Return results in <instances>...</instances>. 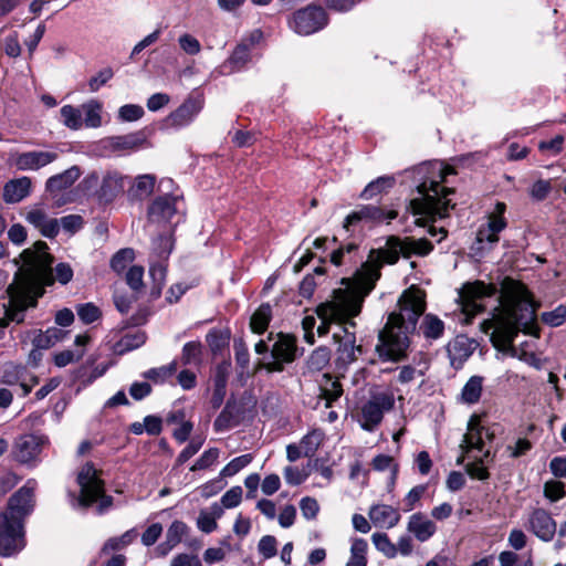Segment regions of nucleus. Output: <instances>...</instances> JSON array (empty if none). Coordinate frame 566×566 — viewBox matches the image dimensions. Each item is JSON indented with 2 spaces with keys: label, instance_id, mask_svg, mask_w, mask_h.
Here are the masks:
<instances>
[{
  "label": "nucleus",
  "instance_id": "obj_1",
  "mask_svg": "<svg viewBox=\"0 0 566 566\" xmlns=\"http://www.w3.org/2000/svg\"><path fill=\"white\" fill-rule=\"evenodd\" d=\"M34 250H23L20 258L24 269H20L7 287L9 303L4 304V316L0 318V328H7L11 322L21 324L25 312L34 308L44 294V287L53 285V277L48 271L50 258L42 253L35 259Z\"/></svg>",
  "mask_w": 566,
  "mask_h": 566
},
{
  "label": "nucleus",
  "instance_id": "obj_2",
  "mask_svg": "<svg viewBox=\"0 0 566 566\" xmlns=\"http://www.w3.org/2000/svg\"><path fill=\"white\" fill-rule=\"evenodd\" d=\"M500 303L504 313L495 321L492 340L495 345H512L520 332L538 336L536 322L538 304L533 293L521 281L506 276L501 282Z\"/></svg>",
  "mask_w": 566,
  "mask_h": 566
},
{
  "label": "nucleus",
  "instance_id": "obj_3",
  "mask_svg": "<svg viewBox=\"0 0 566 566\" xmlns=\"http://www.w3.org/2000/svg\"><path fill=\"white\" fill-rule=\"evenodd\" d=\"M398 306L399 312L389 314L385 328L378 335L376 352L381 360L398 361L406 357L409 335L416 332L426 302L417 292L405 291Z\"/></svg>",
  "mask_w": 566,
  "mask_h": 566
},
{
  "label": "nucleus",
  "instance_id": "obj_4",
  "mask_svg": "<svg viewBox=\"0 0 566 566\" xmlns=\"http://www.w3.org/2000/svg\"><path fill=\"white\" fill-rule=\"evenodd\" d=\"M447 175V169L437 161L424 163L416 168L415 179L418 181L417 191L420 197L411 199L409 208L412 214L420 216L416 221L418 226L448 217L449 209L454 207L449 198L453 189L443 186Z\"/></svg>",
  "mask_w": 566,
  "mask_h": 566
},
{
  "label": "nucleus",
  "instance_id": "obj_5",
  "mask_svg": "<svg viewBox=\"0 0 566 566\" xmlns=\"http://www.w3.org/2000/svg\"><path fill=\"white\" fill-rule=\"evenodd\" d=\"M363 298L364 295L356 293L319 304L316 308V314L321 319V324L317 326L318 336L326 335L333 323L349 325L354 328L356 324L352 318L360 313Z\"/></svg>",
  "mask_w": 566,
  "mask_h": 566
},
{
  "label": "nucleus",
  "instance_id": "obj_6",
  "mask_svg": "<svg viewBox=\"0 0 566 566\" xmlns=\"http://www.w3.org/2000/svg\"><path fill=\"white\" fill-rule=\"evenodd\" d=\"M263 39V32L254 29L243 35L233 48L230 55L220 65V73L229 75L247 70L251 64L255 63L261 54L256 52V46Z\"/></svg>",
  "mask_w": 566,
  "mask_h": 566
},
{
  "label": "nucleus",
  "instance_id": "obj_7",
  "mask_svg": "<svg viewBox=\"0 0 566 566\" xmlns=\"http://www.w3.org/2000/svg\"><path fill=\"white\" fill-rule=\"evenodd\" d=\"M49 446L48 436L24 433L14 439L10 455L19 464L28 469H35L42 462L43 450Z\"/></svg>",
  "mask_w": 566,
  "mask_h": 566
},
{
  "label": "nucleus",
  "instance_id": "obj_8",
  "mask_svg": "<svg viewBox=\"0 0 566 566\" xmlns=\"http://www.w3.org/2000/svg\"><path fill=\"white\" fill-rule=\"evenodd\" d=\"M395 407V395L390 390H370L360 408V427L373 432L382 421L384 415Z\"/></svg>",
  "mask_w": 566,
  "mask_h": 566
},
{
  "label": "nucleus",
  "instance_id": "obj_9",
  "mask_svg": "<svg viewBox=\"0 0 566 566\" xmlns=\"http://www.w3.org/2000/svg\"><path fill=\"white\" fill-rule=\"evenodd\" d=\"M303 353L304 348L297 346L294 335L280 333L272 345L271 359L262 363L261 367L268 373H281L286 364L293 363Z\"/></svg>",
  "mask_w": 566,
  "mask_h": 566
},
{
  "label": "nucleus",
  "instance_id": "obj_10",
  "mask_svg": "<svg viewBox=\"0 0 566 566\" xmlns=\"http://www.w3.org/2000/svg\"><path fill=\"white\" fill-rule=\"evenodd\" d=\"M328 24V15L321 6L308 4L296 10L289 19V27L300 35H311Z\"/></svg>",
  "mask_w": 566,
  "mask_h": 566
},
{
  "label": "nucleus",
  "instance_id": "obj_11",
  "mask_svg": "<svg viewBox=\"0 0 566 566\" xmlns=\"http://www.w3.org/2000/svg\"><path fill=\"white\" fill-rule=\"evenodd\" d=\"M497 292L499 290L496 285L492 283L486 284L483 281H474L463 284L459 291V301L463 313L468 317H474L482 313L484 311V305L481 301L496 295Z\"/></svg>",
  "mask_w": 566,
  "mask_h": 566
},
{
  "label": "nucleus",
  "instance_id": "obj_12",
  "mask_svg": "<svg viewBox=\"0 0 566 566\" xmlns=\"http://www.w3.org/2000/svg\"><path fill=\"white\" fill-rule=\"evenodd\" d=\"M24 546V523L0 512V555L12 556Z\"/></svg>",
  "mask_w": 566,
  "mask_h": 566
},
{
  "label": "nucleus",
  "instance_id": "obj_13",
  "mask_svg": "<svg viewBox=\"0 0 566 566\" xmlns=\"http://www.w3.org/2000/svg\"><path fill=\"white\" fill-rule=\"evenodd\" d=\"M36 481L29 479L23 486L17 490L8 500L7 513L9 516L24 523L35 506L34 490Z\"/></svg>",
  "mask_w": 566,
  "mask_h": 566
},
{
  "label": "nucleus",
  "instance_id": "obj_14",
  "mask_svg": "<svg viewBox=\"0 0 566 566\" xmlns=\"http://www.w3.org/2000/svg\"><path fill=\"white\" fill-rule=\"evenodd\" d=\"M398 217L396 210H384L380 207L373 205L361 206L359 209L350 212L344 221V228L349 231L350 227L357 224L360 221L381 223H389L391 220Z\"/></svg>",
  "mask_w": 566,
  "mask_h": 566
},
{
  "label": "nucleus",
  "instance_id": "obj_15",
  "mask_svg": "<svg viewBox=\"0 0 566 566\" xmlns=\"http://www.w3.org/2000/svg\"><path fill=\"white\" fill-rule=\"evenodd\" d=\"M349 325L342 327L343 335L334 333L333 338L338 343L337 364L344 367L354 363L357 359L356 354H361L363 348L360 345H356L355 332L349 331Z\"/></svg>",
  "mask_w": 566,
  "mask_h": 566
},
{
  "label": "nucleus",
  "instance_id": "obj_16",
  "mask_svg": "<svg viewBox=\"0 0 566 566\" xmlns=\"http://www.w3.org/2000/svg\"><path fill=\"white\" fill-rule=\"evenodd\" d=\"M181 196L171 191L157 196L148 207V219L151 222L170 221L177 212V201Z\"/></svg>",
  "mask_w": 566,
  "mask_h": 566
},
{
  "label": "nucleus",
  "instance_id": "obj_17",
  "mask_svg": "<svg viewBox=\"0 0 566 566\" xmlns=\"http://www.w3.org/2000/svg\"><path fill=\"white\" fill-rule=\"evenodd\" d=\"M556 522L544 509H535L528 517V531L543 542H551L556 533Z\"/></svg>",
  "mask_w": 566,
  "mask_h": 566
},
{
  "label": "nucleus",
  "instance_id": "obj_18",
  "mask_svg": "<svg viewBox=\"0 0 566 566\" xmlns=\"http://www.w3.org/2000/svg\"><path fill=\"white\" fill-rule=\"evenodd\" d=\"M400 256L405 258V245L402 239L397 235L387 237L385 245L373 249L369 254V258L379 266L395 264Z\"/></svg>",
  "mask_w": 566,
  "mask_h": 566
},
{
  "label": "nucleus",
  "instance_id": "obj_19",
  "mask_svg": "<svg viewBox=\"0 0 566 566\" xmlns=\"http://www.w3.org/2000/svg\"><path fill=\"white\" fill-rule=\"evenodd\" d=\"M243 418V406L233 396L230 397L213 421V430L216 432H226L238 427Z\"/></svg>",
  "mask_w": 566,
  "mask_h": 566
},
{
  "label": "nucleus",
  "instance_id": "obj_20",
  "mask_svg": "<svg viewBox=\"0 0 566 566\" xmlns=\"http://www.w3.org/2000/svg\"><path fill=\"white\" fill-rule=\"evenodd\" d=\"M27 250H34V258L41 259L42 252L43 254L48 255L50 258V262L48 264V271L51 273L53 277V283L57 281L62 285H66L70 283L73 279L74 272L72 266L69 263L61 262L57 263L52 270V263L54 261V258L51 253H49V247L46 242L44 241H36L31 248H28Z\"/></svg>",
  "mask_w": 566,
  "mask_h": 566
},
{
  "label": "nucleus",
  "instance_id": "obj_21",
  "mask_svg": "<svg viewBox=\"0 0 566 566\" xmlns=\"http://www.w3.org/2000/svg\"><path fill=\"white\" fill-rule=\"evenodd\" d=\"M203 102L199 97H188L177 109L167 117V123L174 127H185L202 109Z\"/></svg>",
  "mask_w": 566,
  "mask_h": 566
},
{
  "label": "nucleus",
  "instance_id": "obj_22",
  "mask_svg": "<svg viewBox=\"0 0 566 566\" xmlns=\"http://www.w3.org/2000/svg\"><path fill=\"white\" fill-rule=\"evenodd\" d=\"M125 177L117 171H108L102 179L96 197L99 203H111L125 189Z\"/></svg>",
  "mask_w": 566,
  "mask_h": 566
},
{
  "label": "nucleus",
  "instance_id": "obj_23",
  "mask_svg": "<svg viewBox=\"0 0 566 566\" xmlns=\"http://www.w3.org/2000/svg\"><path fill=\"white\" fill-rule=\"evenodd\" d=\"M147 138L143 130L135 133L111 136L102 140L105 149L111 151L137 150L143 147Z\"/></svg>",
  "mask_w": 566,
  "mask_h": 566
},
{
  "label": "nucleus",
  "instance_id": "obj_24",
  "mask_svg": "<svg viewBox=\"0 0 566 566\" xmlns=\"http://www.w3.org/2000/svg\"><path fill=\"white\" fill-rule=\"evenodd\" d=\"M447 353L451 366L459 369L473 353L472 342L465 335H458L448 343Z\"/></svg>",
  "mask_w": 566,
  "mask_h": 566
},
{
  "label": "nucleus",
  "instance_id": "obj_25",
  "mask_svg": "<svg viewBox=\"0 0 566 566\" xmlns=\"http://www.w3.org/2000/svg\"><path fill=\"white\" fill-rule=\"evenodd\" d=\"M368 515L376 527L387 530L395 527L401 518L398 510L387 504L373 505Z\"/></svg>",
  "mask_w": 566,
  "mask_h": 566
},
{
  "label": "nucleus",
  "instance_id": "obj_26",
  "mask_svg": "<svg viewBox=\"0 0 566 566\" xmlns=\"http://www.w3.org/2000/svg\"><path fill=\"white\" fill-rule=\"evenodd\" d=\"M57 158V154L53 151H25L18 156L17 167L20 170H38Z\"/></svg>",
  "mask_w": 566,
  "mask_h": 566
},
{
  "label": "nucleus",
  "instance_id": "obj_27",
  "mask_svg": "<svg viewBox=\"0 0 566 566\" xmlns=\"http://www.w3.org/2000/svg\"><path fill=\"white\" fill-rule=\"evenodd\" d=\"M407 528L419 542H427L437 531L436 524L421 512L409 517Z\"/></svg>",
  "mask_w": 566,
  "mask_h": 566
},
{
  "label": "nucleus",
  "instance_id": "obj_28",
  "mask_svg": "<svg viewBox=\"0 0 566 566\" xmlns=\"http://www.w3.org/2000/svg\"><path fill=\"white\" fill-rule=\"evenodd\" d=\"M31 180L29 177H21L6 182L2 198L7 203H17L30 195Z\"/></svg>",
  "mask_w": 566,
  "mask_h": 566
},
{
  "label": "nucleus",
  "instance_id": "obj_29",
  "mask_svg": "<svg viewBox=\"0 0 566 566\" xmlns=\"http://www.w3.org/2000/svg\"><path fill=\"white\" fill-rule=\"evenodd\" d=\"M500 237L499 233H493L489 231L484 226H480L476 231L475 240L471 245V252L473 255L478 258H483L490 251L494 249V247L499 243Z\"/></svg>",
  "mask_w": 566,
  "mask_h": 566
},
{
  "label": "nucleus",
  "instance_id": "obj_30",
  "mask_svg": "<svg viewBox=\"0 0 566 566\" xmlns=\"http://www.w3.org/2000/svg\"><path fill=\"white\" fill-rule=\"evenodd\" d=\"M444 322L436 314L428 313L422 316L418 334L422 335L429 343L441 338L444 334Z\"/></svg>",
  "mask_w": 566,
  "mask_h": 566
},
{
  "label": "nucleus",
  "instance_id": "obj_31",
  "mask_svg": "<svg viewBox=\"0 0 566 566\" xmlns=\"http://www.w3.org/2000/svg\"><path fill=\"white\" fill-rule=\"evenodd\" d=\"M81 176L77 166H72L62 174L54 175L46 180L45 187L50 192L60 191L71 187Z\"/></svg>",
  "mask_w": 566,
  "mask_h": 566
},
{
  "label": "nucleus",
  "instance_id": "obj_32",
  "mask_svg": "<svg viewBox=\"0 0 566 566\" xmlns=\"http://www.w3.org/2000/svg\"><path fill=\"white\" fill-rule=\"evenodd\" d=\"M396 184V179L392 176H380L377 179L370 181L364 190L360 192V198L364 200H370L378 195L388 192Z\"/></svg>",
  "mask_w": 566,
  "mask_h": 566
},
{
  "label": "nucleus",
  "instance_id": "obj_33",
  "mask_svg": "<svg viewBox=\"0 0 566 566\" xmlns=\"http://www.w3.org/2000/svg\"><path fill=\"white\" fill-rule=\"evenodd\" d=\"M147 336L145 332L138 331L133 334H125L119 340H117L113 350L117 355H124L128 352L142 347L146 343Z\"/></svg>",
  "mask_w": 566,
  "mask_h": 566
},
{
  "label": "nucleus",
  "instance_id": "obj_34",
  "mask_svg": "<svg viewBox=\"0 0 566 566\" xmlns=\"http://www.w3.org/2000/svg\"><path fill=\"white\" fill-rule=\"evenodd\" d=\"M227 373L222 367H218L213 378V391L210 398V406L213 410H218L223 401L227 394Z\"/></svg>",
  "mask_w": 566,
  "mask_h": 566
},
{
  "label": "nucleus",
  "instance_id": "obj_35",
  "mask_svg": "<svg viewBox=\"0 0 566 566\" xmlns=\"http://www.w3.org/2000/svg\"><path fill=\"white\" fill-rule=\"evenodd\" d=\"M271 319L272 306L269 303H262L251 316V331L255 334H263L268 329Z\"/></svg>",
  "mask_w": 566,
  "mask_h": 566
},
{
  "label": "nucleus",
  "instance_id": "obj_36",
  "mask_svg": "<svg viewBox=\"0 0 566 566\" xmlns=\"http://www.w3.org/2000/svg\"><path fill=\"white\" fill-rule=\"evenodd\" d=\"M231 331L229 328H212L206 335V342L213 355L221 352L229 345Z\"/></svg>",
  "mask_w": 566,
  "mask_h": 566
},
{
  "label": "nucleus",
  "instance_id": "obj_37",
  "mask_svg": "<svg viewBox=\"0 0 566 566\" xmlns=\"http://www.w3.org/2000/svg\"><path fill=\"white\" fill-rule=\"evenodd\" d=\"M483 429L484 426L480 424V420L476 416H472L469 423V433L464 438V442L468 444V449H475L482 451L484 448L483 441Z\"/></svg>",
  "mask_w": 566,
  "mask_h": 566
},
{
  "label": "nucleus",
  "instance_id": "obj_38",
  "mask_svg": "<svg viewBox=\"0 0 566 566\" xmlns=\"http://www.w3.org/2000/svg\"><path fill=\"white\" fill-rule=\"evenodd\" d=\"M482 382L483 377L472 376L463 386L460 394V400L468 405L476 403L482 395Z\"/></svg>",
  "mask_w": 566,
  "mask_h": 566
},
{
  "label": "nucleus",
  "instance_id": "obj_39",
  "mask_svg": "<svg viewBox=\"0 0 566 566\" xmlns=\"http://www.w3.org/2000/svg\"><path fill=\"white\" fill-rule=\"evenodd\" d=\"M405 245V258L408 259L411 255L426 256L433 250V244L426 238L413 239V238H405L402 239Z\"/></svg>",
  "mask_w": 566,
  "mask_h": 566
},
{
  "label": "nucleus",
  "instance_id": "obj_40",
  "mask_svg": "<svg viewBox=\"0 0 566 566\" xmlns=\"http://www.w3.org/2000/svg\"><path fill=\"white\" fill-rule=\"evenodd\" d=\"M29 371L25 366L7 363L2 367L0 381L8 386L17 385L28 378Z\"/></svg>",
  "mask_w": 566,
  "mask_h": 566
},
{
  "label": "nucleus",
  "instance_id": "obj_41",
  "mask_svg": "<svg viewBox=\"0 0 566 566\" xmlns=\"http://www.w3.org/2000/svg\"><path fill=\"white\" fill-rule=\"evenodd\" d=\"M506 212V205L497 201L494 210L488 216V222L483 224L489 231L493 233H501L507 227V220L504 217Z\"/></svg>",
  "mask_w": 566,
  "mask_h": 566
},
{
  "label": "nucleus",
  "instance_id": "obj_42",
  "mask_svg": "<svg viewBox=\"0 0 566 566\" xmlns=\"http://www.w3.org/2000/svg\"><path fill=\"white\" fill-rule=\"evenodd\" d=\"M84 114L83 123L88 128H97L102 126V104L96 99L84 103L81 107Z\"/></svg>",
  "mask_w": 566,
  "mask_h": 566
},
{
  "label": "nucleus",
  "instance_id": "obj_43",
  "mask_svg": "<svg viewBox=\"0 0 566 566\" xmlns=\"http://www.w3.org/2000/svg\"><path fill=\"white\" fill-rule=\"evenodd\" d=\"M368 543L364 538L355 537L352 539L350 556L346 566H367Z\"/></svg>",
  "mask_w": 566,
  "mask_h": 566
},
{
  "label": "nucleus",
  "instance_id": "obj_44",
  "mask_svg": "<svg viewBox=\"0 0 566 566\" xmlns=\"http://www.w3.org/2000/svg\"><path fill=\"white\" fill-rule=\"evenodd\" d=\"M63 337V332L60 328L52 327L45 332L39 331L33 337L32 344L35 349H49L54 346Z\"/></svg>",
  "mask_w": 566,
  "mask_h": 566
},
{
  "label": "nucleus",
  "instance_id": "obj_45",
  "mask_svg": "<svg viewBox=\"0 0 566 566\" xmlns=\"http://www.w3.org/2000/svg\"><path fill=\"white\" fill-rule=\"evenodd\" d=\"M155 176L142 175L135 179L133 187L129 190V195L136 199H144L150 196L155 187Z\"/></svg>",
  "mask_w": 566,
  "mask_h": 566
},
{
  "label": "nucleus",
  "instance_id": "obj_46",
  "mask_svg": "<svg viewBox=\"0 0 566 566\" xmlns=\"http://www.w3.org/2000/svg\"><path fill=\"white\" fill-rule=\"evenodd\" d=\"M203 346L199 340H191L184 345L181 352V363L185 366H199L202 361Z\"/></svg>",
  "mask_w": 566,
  "mask_h": 566
},
{
  "label": "nucleus",
  "instance_id": "obj_47",
  "mask_svg": "<svg viewBox=\"0 0 566 566\" xmlns=\"http://www.w3.org/2000/svg\"><path fill=\"white\" fill-rule=\"evenodd\" d=\"M138 536V533L136 531V528H130L128 531H126L124 534H122L120 536H117V537H111L108 538L103 547H102V553H109V552H115V551H119L124 547H126L127 545L132 544Z\"/></svg>",
  "mask_w": 566,
  "mask_h": 566
},
{
  "label": "nucleus",
  "instance_id": "obj_48",
  "mask_svg": "<svg viewBox=\"0 0 566 566\" xmlns=\"http://www.w3.org/2000/svg\"><path fill=\"white\" fill-rule=\"evenodd\" d=\"M358 250V245L356 243H347L346 245H342L338 249L334 250L331 254V262L336 265H343L346 263H355V254Z\"/></svg>",
  "mask_w": 566,
  "mask_h": 566
},
{
  "label": "nucleus",
  "instance_id": "obj_49",
  "mask_svg": "<svg viewBox=\"0 0 566 566\" xmlns=\"http://www.w3.org/2000/svg\"><path fill=\"white\" fill-rule=\"evenodd\" d=\"M62 123L70 129L77 130L83 126L82 111L73 105H64L60 109Z\"/></svg>",
  "mask_w": 566,
  "mask_h": 566
},
{
  "label": "nucleus",
  "instance_id": "obj_50",
  "mask_svg": "<svg viewBox=\"0 0 566 566\" xmlns=\"http://www.w3.org/2000/svg\"><path fill=\"white\" fill-rule=\"evenodd\" d=\"M323 439V432L318 429H314L307 432L301 440V447L303 450V455L311 458L317 451Z\"/></svg>",
  "mask_w": 566,
  "mask_h": 566
},
{
  "label": "nucleus",
  "instance_id": "obj_51",
  "mask_svg": "<svg viewBox=\"0 0 566 566\" xmlns=\"http://www.w3.org/2000/svg\"><path fill=\"white\" fill-rule=\"evenodd\" d=\"M150 315L151 312L148 306H139L130 317L123 319L118 324V331L122 332L130 327L143 326L148 322Z\"/></svg>",
  "mask_w": 566,
  "mask_h": 566
},
{
  "label": "nucleus",
  "instance_id": "obj_52",
  "mask_svg": "<svg viewBox=\"0 0 566 566\" xmlns=\"http://www.w3.org/2000/svg\"><path fill=\"white\" fill-rule=\"evenodd\" d=\"M102 493L103 486L101 482L86 484L85 488H81V494L78 497L80 506L84 509L90 507L93 503L96 502V500L101 496Z\"/></svg>",
  "mask_w": 566,
  "mask_h": 566
},
{
  "label": "nucleus",
  "instance_id": "obj_53",
  "mask_svg": "<svg viewBox=\"0 0 566 566\" xmlns=\"http://www.w3.org/2000/svg\"><path fill=\"white\" fill-rule=\"evenodd\" d=\"M253 460V457L251 453L239 455L234 459H232L221 471L220 475L221 478H230L239 473L241 470H243L245 467H248Z\"/></svg>",
  "mask_w": 566,
  "mask_h": 566
},
{
  "label": "nucleus",
  "instance_id": "obj_54",
  "mask_svg": "<svg viewBox=\"0 0 566 566\" xmlns=\"http://www.w3.org/2000/svg\"><path fill=\"white\" fill-rule=\"evenodd\" d=\"M135 252L130 248H124L117 251L111 259V268L116 273H122L133 262Z\"/></svg>",
  "mask_w": 566,
  "mask_h": 566
},
{
  "label": "nucleus",
  "instance_id": "obj_55",
  "mask_svg": "<svg viewBox=\"0 0 566 566\" xmlns=\"http://www.w3.org/2000/svg\"><path fill=\"white\" fill-rule=\"evenodd\" d=\"M371 541L376 549L382 553L387 558H395L397 556V547L386 533H374Z\"/></svg>",
  "mask_w": 566,
  "mask_h": 566
},
{
  "label": "nucleus",
  "instance_id": "obj_56",
  "mask_svg": "<svg viewBox=\"0 0 566 566\" xmlns=\"http://www.w3.org/2000/svg\"><path fill=\"white\" fill-rule=\"evenodd\" d=\"M373 469L375 471L391 470V480L395 481L398 474L399 465L395 462L394 458L388 454H377L371 461Z\"/></svg>",
  "mask_w": 566,
  "mask_h": 566
},
{
  "label": "nucleus",
  "instance_id": "obj_57",
  "mask_svg": "<svg viewBox=\"0 0 566 566\" xmlns=\"http://www.w3.org/2000/svg\"><path fill=\"white\" fill-rule=\"evenodd\" d=\"M329 360H331V350L325 346H321V347L316 348L315 350H313V353L311 354V356L308 358V367L312 370L319 371L328 365Z\"/></svg>",
  "mask_w": 566,
  "mask_h": 566
},
{
  "label": "nucleus",
  "instance_id": "obj_58",
  "mask_svg": "<svg viewBox=\"0 0 566 566\" xmlns=\"http://www.w3.org/2000/svg\"><path fill=\"white\" fill-rule=\"evenodd\" d=\"M189 527L182 521H174L167 530L166 539L170 547L178 545L188 533Z\"/></svg>",
  "mask_w": 566,
  "mask_h": 566
},
{
  "label": "nucleus",
  "instance_id": "obj_59",
  "mask_svg": "<svg viewBox=\"0 0 566 566\" xmlns=\"http://www.w3.org/2000/svg\"><path fill=\"white\" fill-rule=\"evenodd\" d=\"M78 318L84 324H92L101 318L102 312L98 306L93 303H83L76 306Z\"/></svg>",
  "mask_w": 566,
  "mask_h": 566
},
{
  "label": "nucleus",
  "instance_id": "obj_60",
  "mask_svg": "<svg viewBox=\"0 0 566 566\" xmlns=\"http://www.w3.org/2000/svg\"><path fill=\"white\" fill-rule=\"evenodd\" d=\"M553 187L551 180L538 179L528 189V195L536 202L544 201L551 193Z\"/></svg>",
  "mask_w": 566,
  "mask_h": 566
},
{
  "label": "nucleus",
  "instance_id": "obj_61",
  "mask_svg": "<svg viewBox=\"0 0 566 566\" xmlns=\"http://www.w3.org/2000/svg\"><path fill=\"white\" fill-rule=\"evenodd\" d=\"M541 319L548 326L558 327L566 321V307L564 305H558L553 311L544 312L541 315Z\"/></svg>",
  "mask_w": 566,
  "mask_h": 566
},
{
  "label": "nucleus",
  "instance_id": "obj_62",
  "mask_svg": "<svg viewBox=\"0 0 566 566\" xmlns=\"http://www.w3.org/2000/svg\"><path fill=\"white\" fill-rule=\"evenodd\" d=\"M219 454L220 451L218 448H209L196 460L190 470L199 471L210 468L217 462Z\"/></svg>",
  "mask_w": 566,
  "mask_h": 566
},
{
  "label": "nucleus",
  "instance_id": "obj_63",
  "mask_svg": "<svg viewBox=\"0 0 566 566\" xmlns=\"http://www.w3.org/2000/svg\"><path fill=\"white\" fill-rule=\"evenodd\" d=\"M234 358L237 365L241 369H245L250 363V353L247 343L242 337L235 338L233 342Z\"/></svg>",
  "mask_w": 566,
  "mask_h": 566
},
{
  "label": "nucleus",
  "instance_id": "obj_64",
  "mask_svg": "<svg viewBox=\"0 0 566 566\" xmlns=\"http://www.w3.org/2000/svg\"><path fill=\"white\" fill-rule=\"evenodd\" d=\"M143 277H144V268L140 265L130 266L125 275L127 285L134 292H139L144 287Z\"/></svg>",
  "mask_w": 566,
  "mask_h": 566
}]
</instances>
